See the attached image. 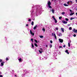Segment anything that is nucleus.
I'll return each mask as SVG.
<instances>
[{"mask_svg":"<svg viewBox=\"0 0 77 77\" xmlns=\"http://www.w3.org/2000/svg\"><path fill=\"white\" fill-rule=\"evenodd\" d=\"M74 19H75V18H74V17H71L70 18V20H73Z\"/></svg>","mask_w":77,"mask_h":77,"instance_id":"13","label":"nucleus"},{"mask_svg":"<svg viewBox=\"0 0 77 77\" xmlns=\"http://www.w3.org/2000/svg\"><path fill=\"white\" fill-rule=\"evenodd\" d=\"M4 63H5V62L3 61V62H2L1 63L0 66H3V65H4Z\"/></svg>","mask_w":77,"mask_h":77,"instance_id":"3","label":"nucleus"},{"mask_svg":"<svg viewBox=\"0 0 77 77\" xmlns=\"http://www.w3.org/2000/svg\"><path fill=\"white\" fill-rule=\"evenodd\" d=\"M55 29H56V30H58V28L57 27Z\"/></svg>","mask_w":77,"mask_h":77,"instance_id":"39","label":"nucleus"},{"mask_svg":"<svg viewBox=\"0 0 77 77\" xmlns=\"http://www.w3.org/2000/svg\"><path fill=\"white\" fill-rule=\"evenodd\" d=\"M48 7L49 8H50V9H51V8H52V7L50 5H48Z\"/></svg>","mask_w":77,"mask_h":77,"instance_id":"12","label":"nucleus"},{"mask_svg":"<svg viewBox=\"0 0 77 77\" xmlns=\"http://www.w3.org/2000/svg\"><path fill=\"white\" fill-rule=\"evenodd\" d=\"M32 48H33L34 47V45L32 43Z\"/></svg>","mask_w":77,"mask_h":77,"instance_id":"26","label":"nucleus"},{"mask_svg":"<svg viewBox=\"0 0 77 77\" xmlns=\"http://www.w3.org/2000/svg\"><path fill=\"white\" fill-rule=\"evenodd\" d=\"M2 62V60L0 59V62Z\"/></svg>","mask_w":77,"mask_h":77,"instance_id":"41","label":"nucleus"},{"mask_svg":"<svg viewBox=\"0 0 77 77\" xmlns=\"http://www.w3.org/2000/svg\"><path fill=\"white\" fill-rule=\"evenodd\" d=\"M31 41H32V42H33V39L31 38Z\"/></svg>","mask_w":77,"mask_h":77,"instance_id":"31","label":"nucleus"},{"mask_svg":"<svg viewBox=\"0 0 77 77\" xmlns=\"http://www.w3.org/2000/svg\"><path fill=\"white\" fill-rule=\"evenodd\" d=\"M59 41L60 42H61V43H62L63 41V39L60 38L59 39Z\"/></svg>","mask_w":77,"mask_h":77,"instance_id":"1","label":"nucleus"},{"mask_svg":"<svg viewBox=\"0 0 77 77\" xmlns=\"http://www.w3.org/2000/svg\"><path fill=\"white\" fill-rule=\"evenodd\" d=\"M46 47H48V46H47V45H46Z\"/></svg>","mask_w":77,"mask_h":77,"instance_id":"48","label":"nucleus"},{"mask_svg":"<svg viewBox=\"0 0 77 77\" xmlns=\"http://www.w3.org/2000/svg\"><path fill=\"white\" fill-rule=\"evenodd\" d=\"M69 11L71 12H72V11L70 9Z\"/></svg>","mask_w":77,"mask_h":77,"instance_id":"37","label":"nucleus"},{"mask_svg":"<svg viewBox=\"0 0 77 77\" xmlns=\"http://www.w3.org/2000/svg\"><path fill=\"white\" fill-rule=\"evenodd\" d=\"M29 26V25H28V24H27L26 25V26Z\"/></svg>","mask_w":77,"mask_h":77,"instance_id":"46","label":"nucleus"},{"mask_svg":"<svg viewBox=\"0 0 77 77\" xmlns=\"http://www.w3.org/2000/svg\"><path fill=\"white\" fill-rule=\"evenodd\" d=\"M15 77H17V75H15Z\"/></svg>","mask_w":77,"mask_h":77,"instance_id":"49","label":"nucleus"},{"mask_svg":"<svg viewBox=\"0 0 77 77\" xmlns=\"http://www.w3.org/2000/svg\"><path fill=\"white\" fill-rule=\"evenodd\" d=\"M52 18H53V19L54 20L56 19L55 18L54 16H52Z\"/></svg>","mask_w":77,"mask_h":77,"instance_id":"23","label":"nucleus"},{"mask_svg":"<svg viewBox=\"0 0 77 77\" xmlns=\"http://www.w3.org/2000/svg\"><path fill=\"white\" fill-rule=\"evenodd\" d=\"M68 44L69 47H70V44H69V43H68Z\"/></svg>","mask_w":77,"mask_h":77,"instance_id":"34","label":"nucleus"},{"mask_svg":"<svg viewBox=\"0 0 77 77\" xmlns=\"http://www.w3.org/2000/svg\"><path fill=\"white\" fill-rule=\"evenodd\" d=\"M34 45H35V47H38V45H37V44H36V43H35Z\"/></svg>","mask_w":77,"mask_h":77,"instance_id":"17","label":"nucleus"},{"mask_svg":"<svg viewBox=\"0 0 77 77\" xmlns=\"http://www.w3.org/2000/svg\"><path fill=\"white\" fill-rule=\"evenodd\" d=\"M37 26H38L37 25H36L33 28L34 30H35V29H36V27H37Z\"/></svg>","mask_w":77,"mask_h":77,"instance_id":"8","label":"nucleus"},{"mask_svg":"<svg viewBox=\"0 0 77 77\" xmlns=\"http://www.w3.org/2000/svg\"><path fill=\"white\" fill-rule=\"evenodd\" d=\"M65 45H63V47H64V48H65Z\"/></svg>","mask_w":77,"mask_h":77,"instance_id":"45","label":"nucleus"},{"mask_svg":"<svg viewBox=\"0 0 77 77\" xmlns=\"http://www.w3.org/2000/svg\"><path fill=\"white\" fill-rule=\"evenodd\" d=\"M59 36H62V33H60L58 34Z\"/></svg>","mask_w":77,"mask_h":77,"instance_id":"10","label":"nucleus"},{"mask_svg":"<svg viewBox=\"0 0 77 77\" xmlns=\"http://www.w3.org/2000/svg\"><path fill=\"white\" fill-rule=\"evenodd\" d=\"M40 50L42 51V48H40Z\"/></svg>","mask_w":77,"mask_h":77,"instance_id":"42","label":"nucleus"},{"mask_svg":"<svg viewBox=\"0 0 77 77\" xmlns=\"http://www.w3.org/2000/svg\"><path fill=\"white\" fill-rule=\"evenodd\" d=\"M54 33H52V35L53 36H54Z\"/></svg>","mask_w":77,"mask_h":77,"instance_id":"36","label":"nucleus"},{"mask_svg":"<svg viewBox=\"0 0 77 77\" xmlns=\"http://www.w3.org/2000/svg\"><path fill=\"white\" fill-rule=\"evenodd\" d=\"M72 31H74V33H77V30H75L74 29L72 30Z\"/></svg>","mask_w":77,"mask_h":77,"instance_id":"6","label":"nucleus"},{"mask_svg":"<svg viewBox=\"0 0 77 77\" xmlns=\"http://www.w3.org/2000/svg\"><path fill=\"white\" fill-rule=\"evenodd\" d=\"M69 2H67V4L68 5L69 4Z\"/></svg>","mask_w":77,"mask_h":77,"instance_id":"47","label":"nucleus"},{"mask_svg":"<svg viewBox=\"0 0 77 77\" xmlns=\"http://www.w3.org/2000/svg\"><path fill=\"white\" fill-rule=\"evenodd\" d=\"M48 6L50 5H51V2L50 1H49L48 2Z\"/></svg>","mask_w":77,"mask_h":77,"instance_id":"2","label":"nucleus"},{"mask_svg":"<svg viewBox=\"0 0 77 77\" xmlns=\"http://www.w3.org/2000/svg\"><path fill=\"white\" fill-rule=\"evenodd\" d=\"M38 51L40 53H42V51H41L39 50Z\"/></svg>","mask_w":77,"mask_h":77,"instance_id":"29","label":"nucleus"},{"mask_svg":"<svg viewBox=\"0 0 77 77\" xmlns=\"http://www.w3.org/2000/svg\"><path fill=\"white\" fill-rule=\"evenodd\" d=\"M62 22L63 23V24H67V22L65 21L64 20H63L62 21Z\"/></svg>","mask_w":77,"mask_h":77,"instance_id":"4","label":"nucleus"},{"mask_svg":"<svg viewBox=\"0 0 77 77\" xmlns=\"http://www.w3.org/2000/svg\"><path fill=\"white\" fill-rule=\"evenodd\" d=\"M30 33L32 36H34V33H33L31 30H30Z\"/></svg>","mask_w":77,"mask_h":77,"instance_id":"5","label":"nucleus"},{"mask_svg":"<svg viewBox=\"0 0 77 77\" xmlns=\"http://www.w3.org/2000/svg\"><path fill=\"white\" fill-rule=\"evenodd\" d=\"M6 60H9V59H8V58H6Z\"/></svg>","mask_w":77,"mask_h":77,"instance_id":"33","label":"nucleus"},{"mask_svg":"<svg viewBox=\"0 0 77 77\" xmlns=\"http://www.w3.org/2000/svg\"><path fill=\"white\" fill-rule=\"evenodd\" d=\"M54 20H55V23H57V20H56V19H55Z\"/></svg>","mask_w":77,"mask_h":77,"instance_id":"18","label":"nucleus"},{"mask_svg":"<svg viewBox=\"0 0 77 77\" xmlns=\"http://www.w3.org/2000/svg\"><path fill=\"white\" fill-rule=\"evenodd\" d=\"M73 36H74V37H75V36H76V35L75 34H74V35H73Z\"/></svg>","mask_w":77,"mask_h":77,"instance_id":"40","label":"nucleus"},{"mask_svg":"<svg viewBox=\"0 0 77 77\" xmlns=\"http://www.w3.org/2000/svg\"><path fill=\"white\" fill-rule=\"evenodd\" d=\"M35 42H36V43H38V41L36 39L34 40Z\"/></svg>","mask_w":77,"mask_h":77,"instance_id":"28","label":"nucleus"},{"mask_svg":"<svg viewBox=\"0 0 77 77\" xmlns=\"http://www.w3.org/2000/svg\"><path fill=\"white\" fill-rule=\"evenodd\" d=\"M67 53L68 54H69V52H67V53Z\"/></svg>","mask_w":77,"mask_h":77,"instance_id":"44","label":"nucleus"},{"mask_svg":"<svg viewBox=\"0 0 77 77\" xmlns=\"http://www.w3.org/2000/svg\"><path fill=\"white\" fill-rule=\"evenodd\" d=\"M54 37L56 40H57V37H56V34L55 33H54Z\"/></svg>","mask_w":77,"mask_h":77,"instance_id":"7","label":"nucleus"},{"mask_svg":"<svg viewBox=\"0 0 77 77\" xmlns=\"http://www.w3.org/2000/svg\"><path fill=\"white\" fill-rule=\"evenodd\" d=\"M65 14V12H63L61 13V14H62V15H64Z\"/></svg>","mask_w":77,"mask_h":77,"instance_id":"24","label":"nucleus"},{"mask_svg":"<svg viewBox=\"0 0 77 77\" xmlns=\"http://www.w3.org/2000/svg\"><path fill=\"white\" fill-rule=\"evenodd\" d=\"M69 30H72V27H70L69 28Z\"/></svg>","mask_w":77,"mask_h":77,"instance_id":"30","label":"nucleus"},{"mask_svg":"<svg viewBox=\"0 0 77 77\" xmlns=\"http://www.w3.org/2000/svg\"><path fill=\"white\" fill-rule=\"evenodd\" d=\"M64 5L65 6H68V5H67V4H64Z\"/></svg>","mask_w":77,"mask_h":77,"instance_id":"15","label":"nucleus"},{"mask_svg":"<svg viewBox=\"0 0 77 77\" xmlns=\"http://www.w3.org/2000/svg\"><path fill=\"white\" fill-rule=\"evenodd\" d=\"M42 30L44 31V32H45V29L44 28H43Z\"/></svg>","mask_w":77,"mask_h":77,"instance_id":"21","label":"nucleus"},{"mask_svg":"<svg viewBox=\"0 0 77 77\" xmlns=\"http://www.w3.org/2000/svg\"><path fill=\"white\" fill-rule=\"evenodd\" d=\"M59 47V48H63L61 46H60Z\"/></svg>","mask_w":77,"mask_h":77,"instance_id":"43","label":"nucleus"},{"mask_svg":"<svg viewBox=\"0 0 77 77\" xmlns=\"http://www.w3.org/2000/svg\"><path fill=\"white\" fill-rule=\"evenodd\" d=\"M75 1L76 2H77V0H75Z\"/></svg>","mask_w":77,"mask_h":77,"instance_id":"51","label":"nucleus"},{"mask_svg":"<svg viewBox=\"0 0 77 77\" xmlns=\"http://www.w3.org/2000/svg\"><path fill=\"white\" fill-rule=\"evenodd\" d=\"M68 52V50H66V51H65V52H66V53H67V52Z\"/></svg>","mask_w":77,"mask_h":77,"instance_id":"35","label":"nucleus"},{"mask_svg":"<svg viewBox=\"0 0 77 77\" xmlns=\"http://www.w3.org/2000/svg\"><path fill=\"white\" fill-rule=\"evenodd\" d=\"M74 13H71L69 15L71 16L72 15H74Z\"/></svg>","mask_w":77,"mask_h":77,"instance_id":"9","label":"nucleus"},{"mask_svg":"<svg viewBox=\"0 0 77 77\" xmlns=\"http://www.w3.org/2000/svg\"><path fill=\"white\" fill-rule=\"evenodd\" d=\"M61 31L63 32H64V30L63 28H61Z\"/></svg>","mask_w":77,"mask_h":77,"instance_id":"19","label":"nucleus"},{"mask_svg":"<svg viewBox=\"0 0 77 77\" xmlns=\"http://www.w3.org/2000/svg\"><path fill=\"white\" fill-rule=\"evenodd\" d=\"M76 15H77V12L76 13Z\"/></svg>","mask_w":77,"mask_h":77,"instance_id":"50","label":"nucleus"},{"mask_svg":"<svg viewBox=\"0 0 77 77\" xmlns=\"http://www.w3.org/2000/svg\"><path fill=\"white\" fill-rule=\"evenodd\" d=\"M19 60L20 62H21V61H22V59L20 58L19 59Z\"/></svg>","mask_w":77,"mask_h":77,"instance_id":"14","label":"nucleus"},{"mask_svg":"<svg viewBox=\"0 0 77 77\" xmlns=\"http://www.w3.org/2000/svg\"><path fill=\"white\" fill-rule=\"evenodd\" d=\"M28 21H29V22L31 21V19H29V20H28Z\"/></svg>","mask_w":77,"mask_h":77,"instance_id":"38","label":"nucleus"},{"mask_svg":"<svg viewBox=\"0 0 77 77\" xmlns=\"http://www.w3.org/2000/svg\"><path fill=\"white\" fill-rule=\"evenodd\" d=\"M66 20V21H68V20H69V19H68L67 18H66L65 19Z\"/></svg>","mask_w":77,"mask_h":77,"instance_id":"22","label":"nucleus"},{"mask_svg":"<svg viewBox=\"0 0 77 77\" xmlns=\"http://www.w3.org/2000/svg\"><path fill=\"white\" fill-rule=\"evenodd\" d=\"M31 24H32V26H33V25H34V22H33V21H32V22Z\"/></svg>","mask_w":77,"mask_h":77,"instance_id":"16","label":"nucleus"},{"mask_svg":"<svg viewBox=\"0 0 77 77\" xmlns=\"http://www.w3.org/2000/svg\"><path fill=\"white\" fill-rule=\"evenodd\" d=\"M39 37L40 38H43V36L42 35H40Z\"/></svg>","mask_w":77,"mask_h":77,"instance_id":"27","label":"nucleus"},{"mask_svg":"<svg viewBox=\"0 0 77 77\" xmlns=\"http://www.w3.org/2000/svg\"><path fill=\"white\" fill-rule=\"evenodd\" d=\"M49 46H50V48H51V47H52V45H51V44H50L49 45Z\"/></svg>","mask_w":77,"mask_h":77,"instance_id":"20","label":"nucleus"},{"mask_svg":"<svg viewBox=\"0 0 77 77\" xmlns=\"http://www.w3.org/2000/svg\"><path fill=\"white\" fill-rule=\"evenodd\" d=\"M50 42L51 44H52V43H53V41H52V40H51L50 41Z\"/></svg>","mask_w":77,"mask_h":77,"instance_id":"32","label":"nucleus"},{"mask_svg":"<svg viewBox=\"0 0 77 77\" xmlns=\"http://www.w3.org/2000/svg\"><path fill=\"white\" fill-rule=\"evenodd\" d=\"M52 13H53V14L54 13V9H52Z\"/></svg>","mask_w":77,"mask_h":77,"instance_id":"11","label":"nucleus"},{"mask_svg":"<svg viewBox=\"0 0 77 77\" xmlns=\"http://www.w3.org/2000/svg\"><path fill=\"white\" fill-rule=\"evenodd\" d=\"M62 18V17H59V19L60 20H61V18Z\"/></svg>","mask_w":77,"mask_h":77,"instance_id":"25","label":"nucleus"}]
</instances>
